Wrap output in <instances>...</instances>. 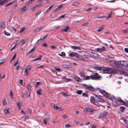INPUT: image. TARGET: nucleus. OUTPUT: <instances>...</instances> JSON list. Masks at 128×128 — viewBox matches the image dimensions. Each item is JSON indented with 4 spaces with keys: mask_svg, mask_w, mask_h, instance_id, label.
Listing matches in <instances>:
<instances>
[{
    "mask_svg": "<svg viewBox=\"0 0 128 128\" xmlns=\"http://www.w3.org/2000/svg\"><path fill=\"white\" fill-rule=\"evenodd\" d=\"M88 22H86L84 23V24H82V25L83 26H87V25L88 24Z\"/></svg>",
    "mask_w": 128,
    "mask_h": 128,
    "instance_id": "obj_55",
    "label": "nucleus"
},
{
    "mask_svg": "<svg viewBox=\"0 0 128 128\" xmlns=\"http://www.w3.org/2000/svg\"><path fill=\"white\" fill-rule=\"evenodd\" d=\"M106 48L104 46H103L101 48H97L96 49V50L98 52H100L106 51Z\"/></svg>",
    "mask_w": 128,
    "mask_h": 128,
    "instance_id": "obj_11",
    "label": "nucleus"
},
{
    "mask_svg": "<svg viewBox=\"0 0 128 128\" xmlns=\"http://www.w3.org/2000/svg\"><path fill=\"white\" fill-rule=\"evenodd\" d=\"M9 111V109H7L4 110V112L5 114L6 115L10 113Z\"/></svg>",
    "mask_w": 128,
    "mask_h": 128,
    "instance_id": "obj_23",
    "label": "nucleus"
},
{
    "mask_svg": "<svg viewBox=\"0 0 128 128\" xmlns=\"http://www.w3.org/2000/svg\"><path fill=\"white\" fill-rule=\"evenodd\" d=\"M71 48L74 50H80V48L78 46H72L71 47Z\"/></svg>",
    "mask_w": 128,
    "mask_h": 128,
    "instance_id": "obj_16",
    "label": "nucleus"
},
{
    "mask_svg": "<svg viewBox=\"0 0 128 128\" xmlns=\"http://www.w3.org/2000/svg\"><path fill=\"white\" fill-rule=\"evenodd\" d=\"M115 102L117 104H121L126 106H128V101L125 102L120 98H118L117 100H116Z\"/></svg>",
    "mask_w": 128,
    "mask_h": 128,
    "instance_id": "obj_6",
    "label": "nucleus"
},
{
    "mask_svg": "<svg viewBox=\"0 0 128 128\" xmlns=\"http://www.w3.org/2000/svg\"><path fill=\"white\" fill-rule=\"evenodd\" d=\"M28 8H27V6H24L22 7L21 9V12L25 11L26 10L28 9Z\"/></svg>",
    "mask_w": 128,
    "mask_h": 128,
    "instance_id": "obj_22",
    "label": "nucleus"
},
{
    "mask_svg": "<svg viewBox=\"0 0 128 128\" xmlns=\"http://www.w3.org/2000/svg\"><path fill=\"white\" fill-rule=\"evenodd\" d=\"M16 56V54H15L14 56L12 58V59L11 60L10 62H12V61H13L14 59L15 58Z\"/></svg>",
    "mask_w": 128,
    "mask_h": 128,
    "instance_id": "obj_37",
    "label": "nucleus"
},
{
    "mask_svg": "<svg viewBox=\"0 0 128 128\" xmlns=\"http://www.w3.org/2000/svg\"><path fill=\"white\" fill-rule=\"evenodd\" d=\"M28 71H26L25 70L24 71V72L25 73L27 76H28Z\"/></svg>",
    "mask_w": 128,
    "mask_h": 128,
    "instance_id": "obj_64",
    "label": "nucleus"
},
{
    "mask_svg": "<svg viewBox=\"0 0 128 128\" xmlns=\"http://www.w3.org/2000/svg\"><path fill=\"white\" fill-rule=\"evenodd\" d=\"M54 68L58 72H60V68H57L54 67Z\"/></svg>",
    "mask_w": 128,
    "mask_h": 128,
    "instance_id": "obj_53",
    "label": "nucleus"
},
{
    "mask_svg": "<svg viewBox=\"0 0 128 128\" xmlns=\"http://www.w3.org/2000/svg\"><path fill=\"white\" fill-rule=\"evenodd\" d=\"M92 54L91 55V56L94 58H97L98 57V54L96 52L93 51L92 52Z\"/></svg>",
    "mask_w": 128,
    "mask_h": 128,
    "instance_id": "obj_12",
    "label": "nucleus"
},
{
    "mask_svg": "<svg viewBox=\"0 0 128 128\" xmlns=\"http://www.w3.org/2000/svg\"><path fill=\"white\" fill-rule=\"evenodd\" d=\"M50 47L52 48L55 49L56 48V47L52 45L50 46Z\"/></svg>",
    "mask_w": 128,
    "mask_h": 128,
    "instance_id": "obj_61",
    "label": "nucleus"
},
{
    "mask_svg": "<svg viewBox=\"0 0 128 128\" xmlns=\"http://www.w3.org/2000/svg\"><path fill=\"white\" fill-rule=\"evenodd\" d=\"M25 95L24 93H22V97H23L24 98H25Z\"/></svg>",
    "mask_w": 128,
    "mask_h": 128,
    "instance_id": "obj_60",
    "label": "nucleus"
},
{
    "mask_svg": "<svg viewBox=\"0 0 128 128\" xmlns=\"http://www.w3.org/2000/svg\"><path fill=\"white\" fill-rule=\"evenodd\" d=\"M106 112H102L99 115V118L104 117L107 114Z\"/></svg>",
    "mask_w": 128,
    "mask_h": 128,
    "instance_id": "obj_10",
    "label": "nucleus"
},
{
    "mask_svg": "<svg viewBox=\"0 0 128 128\" xmlns=\"http://www.w3.org/2000/svg\"><path fill=\"white\" fill-rule=\"evenodd\" d=\"M75 80L78 82H80L82 81V80L78 76H76L74 78Z\"/></svg>",
    "mask_w": 128,
    "mask_h": 128,
    "instance_id": "obj_20",
    "label": "nucleus"
},
{
    "mask_svg": "<svg viewBox=\"0 0 128 128\" xmlns=\"http://www.w3.org/2000/svg\"><path fill=\"white\" fill-rule=\"evenodd\" d=\"M62 79L64 80H66V82H68L69 81H70V79H66V77L65 76H63Z\"/></svg>",
    "mask_w": 128,
    "mask_h": 128,
    "instance_id": "obj_34",
    "label": "nucleus"
},
{
    "mask_svg": "<svg viewBox=\"0 0 128 128\" xmlns=\"http://www.w3.org/2000/svg\"><path fill=\"white\" fill-rule=\"evenodd\" d=\"M76 93L78 94H81L82 93V91L81 90H79L76 92Z\"/></svg>",
    "mask_w": 128,
    "mask_h": 128,
    "instance_id": "obj_35",
    "label": "nucleus"
},
{
    "mask_svg": "<svg viewBox=\"0 0 128 128\" xmlns=\"http://www.w3.org/2000/svg\"><path fill=\"white\" fill-rule=\"evenodd\" d=\"M124 51L126 53L128 52V48H124Z\"/></svg>",
    "mask_w": 128,
    "mask_h": 128,
    "instance_id": "obj_62",
    "label": "nucleus"
},
{
    "mask_svg": "<svg viewBox=\"0 0 128 128\" xmlns=\"http://www.w3.org/2000/svg\"><path fill=\"white\" fill-rule=\"evenodd\" d=\"M122 32L125 34L128 33V28H126L125 30H122Z\"/></svg>",
    "mask_w": 128,
    "mask_h": 128,
    "instance_id": "obj_32",
    "label": "nucleus"
},
{
    "mask_svg": "<svg viewBox=\"0 0 128 128\" xmlns=\"http://www.w3.org/2000/svg\"><path fill=\"white\" fill-rule=\"evenodd\" d=\"M40 84H41V83L40 82H37L36 84V87H37V86L40 85Z\"/></svg>",
    "mask_w": 128,
    "mask_h": 128,
    "instance_id": "obj_54",
    "label": "nucleus"
},
{
    "mask_svg": "<svg viewBox=\"0 0 128 128\" xmlns=\"http://www.w3.org/2000/svg\"><path fill=\"white\" fill-rule=\"evenodd\" d=\"M78 54L74 52H71L69 55V56L71 57H73L74 56L76 57V58H77L78 57Z\"/></svg>",
    "mask_w": 128,
    "mask_h": 128,
    "instance_id": "obj_13",
    "label": "nucleus"
},
{
    "mask_svg": "<svg viewBox=\"0 0 128 128\" xmlns=\"http://www.w3.org/2000/svg\"><path fill=\"white\" fill-rule=\"evenodd\" d=\"M32 66L31 65H29L26 67V68H25V70H26V71H28L30 70V69L32 68Z\"/></svg>",
    "mask_w": 128,
    "mask_h": 128,
    "instance_id": "obj_19",
    "label": "nucleus"
},
{
    "mask_svg": "<svg viewBox=\"0 0 128 128\" xmlns=\"http://www.w3.org/2000/svg\"><path fill=\"white\" fill-rule=\"evenodd\" d=\"M78 5V3L77 2L73 3L72 4V6H77Z\"/></svg>",
    "mask_w": 128,
    "mask_h": 128,
    "instance_id": "obj_39",
    "label": "nucleus"
},
{
    "mask_svg": "<svg viewBox=\"0 0 128 128\" xmlns=\"http://www.w3.org/2000/svg\"><path fill=\"white\" fill-rule=\"evenodd\" d=\"M16 68L18 70H20L22 68V67L20 66H16Z\"/></svg>",
    "mask_w": 128,
    "mask_h": 128,
    "instance_id": "obj_43",
    "label": "nucleus"
},
{
    "mask_svg": "<svg viewBox=\"0 0 128 128\" xmlns=\"http://www.w3.org/2000/svg\"><path fill=\"white\" fill-rule=\"evenodd\" d=\"M52 107H53L55 109L58 110V107L59 106H56L54 104H52Z\"/></svg>",
    "mask_w": 128,
    "mask_h": 128,
    "instance_id": "obj_33",
    "label": "nucleus"
},
{
    "mask_svg": "<svg viewBox=\"0 0 128 128\" xmlns=\"http://www.w3.org/2000/svg\"><path fill=\"white\" fill-rule=\"evenodd\" d=\"M93 74L92 75L88 76V80L90 79L92 80H100L101 79V76L99 74L93 72Z\"/></svg>",
    "mask_w": 128,
    "mask_h": 128,
    "instance_id": "obj_3",
    "label": "nucleus"
},
{
    "mask_svg": "<svg viewBox=\"0 0 128 128\" xmlns=\"http://www.w3.org/2000/svg\"><path fill=\"white\" fill-rule=\"evenodd\" d=\"M62 55L60 56L62 57H64L65 56L66 54L64 52H62L61 53Z\"/></svg>",
    "mask_w": 128,
    "mask_h": 128,
    "instance_id": "obj_50",
    "label": "nucleus"
},
{
    "mask_svg": "<svg viewBox=\"0 0 128 128\" xmlns=\"http://www.w3.org/2000/svg\"><path fill=\"white\" fill-rule=\"evenodd\" d=\"M94 68L95 70H101L103 68V67L99 66H94Z\"/></svg>",
    "mask_w": 128,
    "mask_h": 128,
    "instance_id": "obj_17",
    "label": "nucleus"
},
{
    "mask_svg": "<svg viewBox=\"0 0 128 128\" xmlns=\"http://www.w3.org/2000/svg\"><path fill=\"white\" fill-rule=\"evenodd\" d=\"M35 47V46H34V48L30 50V51L28 53V54L31 53L32 52H33L34 51V50L35 49L34 48Z\"/></svg>",
    "mask_w": 128,
    "mask_h": 128,
    "instance_id": "obj_46",
    "label": "nucleus"
},
{
    "mask_svg": "<svg viewBox=\"0 0 128 128\" xmlns=\"http://www.w3.org/2000/svg\"><path fill=\"white\" fill-rule=\"evenodd\" d=\"M82 96H83L88 97V94L86 93H83L82 94Z\"/></svg>",
    "mask_w": 128,
    "mask_h": 128,
    "instance_id": "obj_51",
    "label": "nucleus"
},
{
    "mask_svg": "<svg viewBox=\"0 0 128 128\" xmlns=\"http://www.w3.org/2000/svg\"><path fill=\"white\" fill-rule=\"evenodd\" d=\"M99 101H98V102H103L104 101V100L102 98L100 97L99 100Z\"/></svg>",
    "mask_w": 128,
    "mask_h": 128,
    "instance_id": "obj_40",
    "label": "nucleus"
},
{
    "mask_svg": "<svg viewBox=\"0 0 128 128\" xmlns=\"http://www.w3.org/2000/svg\"><path fill=\"white\" fill-rule=\"evenodd\" d=\"M4 33L5 35L7 36H9L10 34L8 33V32H6V31H4Z\"/></svg>",
    "mask_w": 128,
    "mask_h": 128,
    "instance_id": "obj_38",
    "label": "nucleus"
},
{
    "mask_svg": "<svg viewBox=\"0 0 128 128\" xmlns=\"http://www.w3.org/2000/svg\"><path fill=\"white\" fill-rule=\"evenodd\" d=\"M40 31L39 28H37L34 30V31L36 32H38Z\"/></svg>",
    "mask_w": 128,
    "mask_h": 128,
    "instance_id": "obj_47",
    "label": "nucleus"
},
{
    "mask_svg": "<svg viewBox=\"0 0 128 128\" xmlns=\"http://www.w3.org/2000/svg\"><path fill=\"white\" fill-rule=\"evenodd\" d=\"M83 111L85 112H92L94 111V110L91 108H86L84 109Z\"/></svg>",
    "mask_w": 128,
    "mask_h": 128,
    "instance_id": "obj_7",
    "label": "nucleus"
},
{
    "mask_svg": "<svg viewBox=\"0 0 128 128\" xmlns=\"http://www.w3.org/2000/svg\"><path fill=\"white\" fill-rule=\"evenodd\" d=\"M65 126L67 128H69L70 127V124L69 123H68L66 124Z\"/></svg>",
    "mask_w": 128,
    "mask_h": 128,
    "instance_id": "obj_48",
    "label": "nucleus"
},
{
    "mask_svg": "<svg viewBox=\"0 0 128 128\" xmlns=\"http://www.w3.org/2000/svg\"><path fill=\"white\" fill-rule=\"evenodd\" d=\"M95 96L96 97L95 98L96 101H99V100L100 97H99L97 95H95Z\"/></svg>",
    "mask_w": 128,
    "mask_h": 128,
    "instance_id": "obj_42",
    "label": "nucleus"
},
{
    "mask_svg": "<svg viewBox=\"0 0 128 128\" xmlns=\"http://www.w3.org/2000/svg\"><path fill=\"white\" fill-rule=\"evenodd\" d=\"M84 73L83 72H81L79 73L80 77L84 78V80H88V76H85L84 75Z\"/></svg>",
    "mask_w": 128,
    "mask_h": 128,
    "instance_id": "obj_9",
    "label": "nucleus"
},
{
    "mask_svg": "<svg viewBox=\"0 0 128 128\" xmlns=\"http://www.w3.org/2000/svg\"><path fill=\"white\" fill-rule=\"evenodd\" d=\"M10 96L12 98V97L13 96V94L12 91H10Z\"/></svg>",
    "mask_w": 128,
    "mask_h": 128,
    "instance_id": "obj_56",
    "label": "nucleus"
},
{
    "mask_svg": "<svg viewBox=\"0 0 128 128\" xmlns=\"http://www.w3.org/2000/svg\"><path fill=\"white\" fill-rule=\"evenodd\" d=\"M38 7V4L36 5V6H34L32 8L34 9H35L37 8Z\"/></svg>",
    "mask_w": 128,
    "mask_h": 128,
    "instance_id": "obj_58",
    "label": "nucleus"
},
{
    "mask_svg": "<svg viewBox=\"0 0 128 128\" xmlns=\"http://www.w3.org/2000/svg\"><path fill=\"white\" fill-rule=\"evenodd\" d=\"M15 2L14 1H12L8 3L7 4H6L5 6V7L8 6H10L13 4H14Z\"/></svg>",
    "mask_w": 128,
    "mask_h": 128,
    "instance_id": "obj_18",
    "label": "nucleus"
},
{
    "mask_svg": "<svg viewBox=\"0 0 128 128\" xmlns=\"http://www.w3.org/2000/svg\"><path fill=\"white\" fill-rule=\"evenodd\" d=\"M103 28L104 27L103 26H102L100 27L98 29L96 30L98 32H100L101 31H102Z\"/></svg>",
    "mask_w": 128,
    "mask_h": 128,
    "instance_id": "obj_30",
    "label": "nucleus"
},
{
    "mask_svg": "<svg viewBox=\"0 0 128 128\" xmlns=\"http://www.w3.org/2000/svg\"><path fill=\"white\" fill-rule=\"evenodd\" d=\"M4 2L3 1L1 2H0V6L4 5Z\"/></svg>",
    "mask_w": 128,
    "mask_h": 128,
    "instance_id": "obj_63",
    "label": "nucleus"
},
{
    "mask_svg": "<svg viewBox=\"0 0 128 128\" xmlns=\"http://www.w3.org/2000/svg\"><path fill=\"white\" fill-rule=\"evenodd\" d=\"M114 14V13L111 12L108 15V16H106V18H111L112 16Z\"/></svg>",
    "mask_w": 128,
    "mask_h": 128,
    "instance_id": "obj_25",
    "label": "nucleus"
},
{
    "mask_svg": "<svg viewBox=\"0 0 128 128\" xmlns=\"http://www.w3.org/2000/svg\"><path fill=\"white\" fill-rule=\"evenodd\" d=\"M63 7V6L61 4L60 5L58 8H57L56 9L54 10L55 11H56L58 10H59L60 8H61Z\"/></svg>",
    "mask_w": 128,
    "mask_h": 128,
    "instance_id": "obj_28",
    "label": "nucleus"
},
{
    "mask_svg": "<svg viewBox=\"0 0 128 128\" xmlns=\"http://www.w3.org/2000/svg\"><path fill=\"white\" fill-rule=\"evenodd\" d=\"M23 81V80L22 79H20L19 81V82L22 85H23V84L22 83Z\"/></svg>",
    "mask_w": 128,
    "mask_h": 128,
    "instance_id": "obj_59",
    "label": "nucleus"
},
{
    "mask_svg": "<svg viewBox=\"0 0 128 128\" xmlns=\"http://www.w3.org/2000/svg\"><path fill=\"white\" fill-rule=\"evenodd\" d=\"M26 29V28H24V27L22 28H20V33H22L23 32H24V31H25V30Z\"/></svg>",
    "mask_w": 128,
    "mask_h": 128,
    "instance_id": "obj_29",
    "label": "nucleus"
},
{
    "mask_svg": "<svg viewBox=\"0 0 128 128\" xmlns=\"http://www.w3.org/2000/svg\"><path fill=\"white\" fill-rule=\"evenodd\" d=\"M32 109L31 108H29L28 110V112L30 113V114H31L32 113Z\"/></svg>",
    "mask_w": 128,
    "mask_h": 128,
    "instance_id": "obj_44",
    "label": "nucleus"
},
{
    "mask_svg": "<svg viewBox=\"0 0 128 128\" xmlns=\"http://www.w3.org/2000/svg\"><path fill=\"white\" fill-rule=\"evenodd\" d=\"M21 42L22 43V45H23L24 44H25L26 43V42L25 41V40H22L21 41Z\"/></svg>",
    "mask_w": 128,
    "mask_h": 128,
    "instance_id": "obj_45",
    "label": "nucleus"
},
{
    "mask_svg": "<svg viewBox=\"0 0 128 128\" xmlns=\"http://www.w3.org/2000/svg\"><path fill=\"white\" fill-rule=\"evenodd\" d=\"M44 122V123L45 124H46L47 121V119H46L45 118H44L43 120Z\"/></svg>",
    "mask_w": 128,
    "mask_h": 128,
    "instance_id": "obj_41",
    "label": "nucleus"
},
{
    "mask_svg": "<svg viewBox=\"0 0 128 128\" xmlns=\"http://www.w3.org/2000/svg\"><path fill=\"white\" fill-rule=\"evenodd\" d=\"M69 14H64V15H62L58 17V19H60L63 18H64L65 17H66L68 16Z\"/></svg>",
    "mask_w": 128,
    "mask_h": 128,
    "instance_id": "obj_15",
    "label": "nucleus"
},
{
    "mask_svg": "<svg viewBox=\"0 0 128 128\" xmlns=\"http://www.w3.org/2000/svg\"><path fill=\"white\" fill-rule=\"evenodd\" d=\"M119 73L120 74L123 75L125 76H128V74L126 71L123 70H120Z\"/></svg>",
    "mask_w": 128,
    "mask_h": 128,
    "instance_id": "obj_14",
    "label": "nucleus"
},
{
    "mask_svg": "<svg viewBox=\"0 0 128 128\" xmlns=\"http://www.w3.org/2000/svg\"><path fill=\"white\" fill-rule=\"evenodd\" d=\"M42 56H40L39 58H37L34 60H32V61L34 62L36 60H41L42 58Z\"/></svg>",
    "mask_w": 128,
    "mask_h": 128,
    "instance_id": "obj_26",
    "label": "nucleus"
},
{
    "mask_svg": "<svg viewBox=\"0 0 128 128\" xmlns=\"http://www.w3.org/2000/svg\"><path fill=\"white\" fill-rule=\"evenodd\" d=\"M125 107H120V109L121 111L122 112L125 109Z\"/></svg>",
    "mask_w": 128,
    "mask_h": 128,
    "instance_id": "obj_49",
    "label": "nucleus"
},
{
    "mask_svg": "<svg viewBox=\"0 0 128 128\" xmlns=\"http://www.w3.org/2000/svg\"><path fill=\"white\" fill-rule=\"evenodd\" d=\"M69 28V26H65V28L62 29V31L64 32H66L68 30Z\"/></svg>",
    "mask_w": 128,
    "mask_h": 128,
    "instance_id": "obj_21",
    "label": "nucleus"
},
{
    "mask_svg": "<svg viewBox=\"0 0 128 128\" xmlns=\"http://www.w3.org/2000/svg\"><path fill=\"white\" fill-rule=\"evenodd\" d=\"M120 64L123 66V68L126 70H128V62L125 60H121L119 61Z\"/></svg>",
    "mask_w": 128,
    "mask_h": 128,
    "instance_id": "obj_5",
    "label": "nucleus"
},
{
    "mask_svg": "<svg viewBox=\"0 0 128 128\" xmlns=\"http://www.w3.org/2000/svg\"><path fill=\"white\" fill-rule=\"evenodd\" d=\"M58 110L59 111H62L63 110V109L61 107H58Z\"/></svg>",
    "mask_w": 128,
    "mask_h": 128,
    "instance_id": "obj_52",
    "label": "nucleus"
},
{
    "mask_svg": "<svg viewBox=\"0 0 128 128\" xmlns=\"http://www.w3.org/2000/svg\"><path fill=\"white\" fill-rule=\"evenodd\" d=\"M104 70L106 71L108 73H113L114 74H120V70L116 69H113L111 68L106 67L103 68Z\"/></svg>",
    "mask_w": 128,
    "mask_h": 128,
    "instance_id": "obj_2",
    "label": "nucleus"
},
{
    "mask_svg": "<svg viewBox=\"0 0 128 128\" xmlns=\"http://www.w3.org/2000/svg\"><path fill=\"white\" fill-rule=\"evenodd\" d=\"M32 88V86L30 84H28L27 85V88L28 89V91H31V88Z\"/></svg>",
    "mask_w": 128,
    "mask_h": 128,
    "instance_id": "obj_31",
    "label": "nucleus"
},
{
    "mask_svg": "<svg viewBox=\"0 0 128 128\" xmlns=\"http://www.w3.org/2000/svg\"><path fill=\"white\" fill-rule=\"evenodd\" d=\"M42 56H40L39 58H37L34 60H32V61L34 62L36 60H41L42 58Z\"/></svg>",
    "mask_w": 128,
    "mask_h": 128,
    "instance_id": "obj_27",
    "label": "nucleus"
},
{
    "mask_svg": "<svg viewBox=\"0 0 128 128\" xmlns=\"http://www.w3.org/2000/svg\"><path fill=\"white\" fill-rule=\"evenodd\" d=\"M36 93L39 95H42L41 94V91L40 90H38L36 91Z\"/></svg>",
    "mask_w": 128,
    "mask_h": 128,
    "instance_id": "obj_36",
    "label": "nucleus"
},
{
    "mask_svg": "<svg viewBox=\"0 0 128 128\" xmlns=\"http://www.w3.org/2000/svg\"><path fill=\"white\" fill-rule=\"evenodd\" d=\"M108 62L110 65L112 67L115 68H119L120 66L119 62H118L115 60H109Z\"/></svg>",
    "mask_w": 128,
    "mask_h": 128,
    "instance_id": "obj_4",
    "label": "nucleus"
},
{
    "mask_svg": "<svg viewBox=\"0 0 128 128\" xmlns=\"http://www.w3.org/2000/svg\"><path fill=\"white\" fill-rule=\"evenodd\" d=\"M95 99V98L94 97L92 96L91 98L90 99V101L93 104L96 101Z\"/></svg>",
    "mask_w": 128,
    "mask_h": 128,
    "instance_id": "obj_24",
    "label": "nucleus"
},
{
    "mask_svg": "<svg viewBox=\"0 0 128 128\" xmlns=\"http://www.w3.org/2000/svg\"><path fill=\"white\" fill-rule=\"evenodd\" d=\"M77 58L84 60H87L88 59L87 57L84 55L83 56H80L78 54Z\"/></svg>",
    "mask_w": 128,
    "mask_h": 128,
    "instance_id": "obj_8",
    "label": "nucleus"
},
{
    "mask_svg": "<svg viewBox=\"0 0 128 128\" xmlns=\"http://www.w3.org/2000/svg\"><path fill=\"white\" fill-rule=\"evenodd\" d=\"M83 86L86 89L92 92H95L96 90L100 91V92L104 96L109 100H113L116 99L115 97L112 95L108 94L104 90L100 89V88H97L95 89L91 85H87L85 84H83Z\"/></svg>",
    "mask_w": 128,
    "mask_h": 128,
    "instance_id": "obj_1",
    "label": "nucleus"
},
{
    "mask_svg": "<svg viewBox=\"0 0 128 128\" xmlns=\"http://www.w3.org/2000/svg\"><path fill=\"white\" fill-rule=\"evenodd\" d=\"M62 117L64 119H65L66 118L68 117L66 116L64 114L62 116Z\"/></svg>",
    "mask_w": 128,
    "mask_h": 128,
    "instance_id": "obj_57",
    "label": "nucleus"
}]
</instances>
